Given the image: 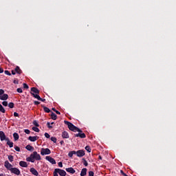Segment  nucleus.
Masks as SVG:
<instances>
[{
	"mask_svg": "<svg viewBox=\"0 0 176 176\" xmlns=\"http://www.w3.org/2000/svg\"><path fill=\"white\" fill-rule=\"evenodd\" d=\"M98 159H99V160H102V157H101V155H99Z\"/></svg>",
	"mask_w": 176,
	"mask_h": 176,
	"instance_id": "680f3d73",
	"label": "nucleus"
},
{
	"mask_svg": "<svg viewBox=\"0 0 176 176\" xmlns=\"http://www.w3.org/2000/svg\"><path fill=\"white\" fill-rule=\"evenodd\" d=\"M28 140L29 141H31V142H35V141H38V140H39V138L38 136H30Z\"/></svg>",
	"mask_w": 176,
	"mask_h": 176,
	"instance_id": "1a4fd4ad",
	"label": "nucleus"
},
{
	"mask_svg": "<svg viewBox=\"0 0 176 176\" xmlns=\"http://www.w3.org/2000/svg\"><path fill=\"white\" fill-rule=\"evenodd\" d=\"M68 156H69V157H72V156H74V154L72 153V151L69 152Z\"/></svg>",
	"mask_w": 176,
	"mask_h": 176,
	"instance_id": "49530a36",
	"label": "nucleus"
},
{
	"mask_svg": "<svg viewBox=\"0 0 176 176\" xmlns=\"http://www.w3.org/2000/svg\"><path fill=\"white\" fill-rule=\"evenodd\" d=\"M30 94H32V96H33V97H34V98H36L38 101L40 100H42V98H41V96H38L39 94H34L32 92H30Z\"/></svg>",
	"mask_w": 176,
	"mask_h": 176,
	"instance_id": "2eb2a0df",
	"label": "nucleus"
},
{
	"mask_svg": "<svg viewBox=\"0 0 176 176\" xmlns=\"http://www.w3.org/2000/svg\"><path fill=\"white\" fill-rule=\"evenodd\" d=\"M2 105H3V107H8V101L2 102Z\"/></svg>",
	"mask_w": 176,
	"mask_h": 176,
	"instance_id": "4c0bfd02",
	"label": "nucleus"
},
{
	"mask_svg": "<svg viewBox=\"0 0 176 176\" xmlns=\"http://www.w3.org/2000/svg\"><path fill=\"white\" fill-rule=\"evenodd\" d=\"M12 75H16V72H14V70H12Z\"/></svg>",
	"mask_w": 176,
	"mask_h": 176,
	"instance_id": "13d9d810",
	"label": "nucleus"
},
{
	"mask_svg": "<svg viewBox=\"0 0 176 176\" xmlns=\"http://www.w3.org/2000/svg\"><path fill=\"white\" fill-rule=\"evenodd\" d=\"M64 123L65 124H67L68 129L71 130V131H74V133H76V131H78V133H83L82 130L74 125V124H72V122L65 120Z\"/></svg>",
	"mask_w": 176,
	"mask_h": 176,
	"instance_id": "f257e3e1",
	"label": "nucleus"
},
{
	"mask_svg": "<svg viewBox=\"0 0 176 176\" xmlns=\"http://www.w3.org/2000/svg\"><path fill=\"white\" fill-rule=\"evenodd\" d=\"M17 93H23V89L21 88H18L16 89Z\"/></svg>",
	"mask_w": 176,
	"mask_h": 176,
	"instance_id": "a18cd8bd",
	"label": "nucleus"
},
{
	"mask_svg": "<svg viewBox=\"0 0 176 176\" xmlns=\"http://www.w3.org/2000/svg\"><path fill=\"white\" fill-rule=\"evenodd\" d=\"M39 101H42V102H45V101H46V99H42L41 98V100H40Z\"/></svg>",
	"mask_w": 176,
	"mask_h": 176,
	"instance_id": "bf43d9fd",
	"label": "nucleus"
},
{
	"mask_svg": "<svg viewBox=\"0 0 176 176\" xmlns=\"http://www.w3.org/2000/svg\"><path fill=\"white\" fill-rule=\"evenodd\" d=\"M80 132L78 133L74 134V137H79Z\"/></svg>",
	"mask_w": 176,
	"mask_h": 176,
	"instance_id": "4d7b16f0",
	"label": "nucleus"
},
{
	"mask_svg": "<svg viewBox=\"0 0 176 176\" xmlns=\"http://www.w3.org/2000/svg\"><path fill=\"white\" fill-rule=\"evenodd\" d=\"M33 124L34 126H36V127H39V124L38 123V121L37 120H34L33 121Z\"/></svg>",
	"mask_w": 176,
	"mask_h": 176,
	"instance_id": "72a5a7b5",
	"label": "nucleus"
},
{
	"mask_svg": "<svg viewBox=\"0 0 176 176\" xmlns=\"http://www.w3.org/2000/svg\"><path fill=\"white\" fill-rule=\"evenodd\" d=\"M31 93H33L34 94H39V90L35 87H32Z\"/></svg>",
	"mask_w": 176,
	"mask_h": 176,
	"instance_id": "dca6fc26",
	"label": "nucleus"
},
{
	"mask_svg": "<svg viewBox=\"0 0 176 176\" xmlns=\"http://www.w3.org/2000/svg\"><path fill=\"white\" fill-rule=\"evenodd\" d=\"M72 153H73V155H76V151H72Z\"/></svg>",
	"mask_w": 176,
	"mask_h": 176,
	"instance_id": "052dcab7",
	"label": "nucleus"
},
{
	"mask_svg": "<svg viewBox=\"0 0 176 176\" xmlns=\"http://www.w3.org/2000/svg\"><path fill=\"white\" fill-rule=\"evenodd\" d=\"M0 112H1L2 113H5L6 110L5 108H3V106H2V104H0Z\"/></svg>",
	"mask_w": 176,
	"mask_h": 176,
	"instance_id": "a878e982",
	"label": "nucleus"
},
{
	"mask_svg": "<svg viewBox=\"0 0 176 176\" xmlns=\"http://www.w3.org/2000/svg\"><path fill=\"white\" fill-rule=\"evenodd\" d=\"M0 140L1 141H5V140H6V135H5L4 131H0Z\"/></svg>",
	"mask_w": 176,
	"mask_h": 176,
	"instance_id": "9d476101",
	"label": "nucleus"
},
{
	"mask_svg": "<svg viewBox=\"0 0 176 176\" xmlns=\"http://www.w3.org/2000/svg\"><path fill=\"white\" fill-rule=\"evenodd\" d=\"M13 155H8V160L12 163L13 162Z\"/></svg>",
	"mask_w": 176,
	"mask_h": 176,
	"instance_id": "c9c22d12",
	"label": "nucleus"
},
{
	"mask_svg": "<svg viewBox=\"0 0 176 176\" xmlns=\"http://www.w3.org/2000/svg\"><path fill=\"white\" fill-rule=\"evenodd\" d=\"M4 74H6V75H8V76H10V75H12V74H10V72H9L8 70H5Z\"/></svg>",
	"mask_w": 176,
	"mask_h": 176,
	"instance_id": "e433bc0d",
	"label": "nucleus"
},
{
	"mask_svg": "<svg viewBox=\"0 0 176 176\" xmlns=\"http://www.w3.org/2000/svg\"><path fill=\"white\" fill-rule=\"evenodd\" d=\"M24 132L25 133V134H30V133H31V131L29 129H25Z\"/></svg>",
	"mask_w": 176,
	"mask_h": 176,
	"instance_id": "de8ad7c7",
	"label": "nucleus"
},
{
	"mask_svg": "<svg viewBox=\"0 0 176 176\" xmlns=\"http://www.w3.org/2000/svg\"><path fill=\"white\" fill-rule=\"evenodd\" d=\"M52 111H54V112H56V113L57 115H61V113H60V111H57V110L56 109V108H52Z\"/></svg>",
	"mask_w": 176,
	"mask_h": 176,
	"instance_id": "f704fd0d",
	"label": "nucleus"
},
{
	"mask_svg": "<svg viewBox=\"0 0 176 176\" xmlns=\"http://www.w3.org/2000/svg\"><path fill=\"white\" fill-rule=\"evenodd\" d=\"M0 176H3V173H1V174H0Z\"/></svg>",
	"mask_w": 176,
	"mask_h": 176,
	"instance_id": "0e129e2a",
	"label": "nucleus"
},
{
	"mask_svg": "<svg viewBox=\"0 0 176 176\" xmlns=\"http://www.w3.org/2000/svg\"><path fill=\"white\" fill-rule=\"evenodd\" d=\"M44 135H45V138H50V135L49 133H45L44 134Z\"/></svg>",
	"mask_w": 176,
	"mask_h": 176,
	"instance_id": "c03bdc74",
	"label": "nucleus"
},
{
	"mask_svg": "<svg viewBox=\"0 0 176 176\" xmlns=\"http://www.w3.org/2000/svg\"><path fill=\"white\" fill-rule=\"evenodd\" d=\"M15 72L16 74H19V75H21V74H23V71H21V69H20V67L16 66L15 67Z\"/></svg>",
	"mask_w": 176,
	"mask_h": 176,
	"instance_id": "f3484780",
	"label": "nucleus"
},
{
	"mask_svg": "<svg viewBox=\"0 0 176 176\" xmlns=\"http://www.w3.org/2000/svg\"><path fill=\"white\" fill-rule=\"evenodd\" d=\"M62 138H69V134L68 133V132L64 131L62 133Z\"/></svg>",
	"mask_w": 176,
	"mask_h": 176,
	"instance_id": "4468645a",
	"label": "nucleus"
},
{
	"mask_svg": "<svg viewBox=\"0 0 176 176\" xmlns=\"http://www.w3.org/2000/svg\"><path fill=\"white\" fill-rule=\"evenodd\" d=\"M51 124H54V122H52Z\"/></svg>",
	"mask_w": 176,
	"mask_h": 176,
	"instance_id": "69168bd1",
	"label": "nucleus"
},
{
	"mask_svg": "<svg viewBox=\"0 0 176 176\" xmlns=\"http://www.w3.org/2000/svg\"><path fill=\"white\" fill-rule=\"evenodd\" d=\"M60 145H63V144H64V140H61V141L60 142Z\"/></svg>",
	"mask_w": 176,
	"mask_h": 176,
	"instance_id": "e2e57ef3",
	"label": "nucleus"
},
{
	"mask_svg": "<svg viewBox=\"0 0 176 176\" xmlns=\"http://www.w3.org/2000/svg\"><path fill=\"white\" fill-rule=\"evenodd\" d=\"M32 129L36 133H39L40 131L39 128H38V126H33Z\"/></svg>",
	"mask_w": 176,
	"mask_h": 176,
	"instance_id": "bb28decb",
	"label": "nucleus"
},
{
	"mask_svg": "<svg viewBox=\"0 0 176 176\" xmlns=\"http://www.w3.org/2000/svg\"><path fill=\"white\" fill-rule=\"evenodd\" d=\"M19 166H21V167H28V164H27V163L24 161H21L19 162Z\"/></svg>",
	"mask_w": 176,
	"mask_h": 176,
	"instance_id": "412c9836",
	"label": "nucleus"
},
{
	"mask_svg": "<svg viewBox=\"0 0 176 176\" xmlns=\"http://www.w3.org/2000/svg\"><path fill=\"white\" fill-rule=\"evenodd\" d=\"M85 155V151L83 150H78L76 151V155L78 156V157H83Z\"/></svg>",
	"mask_w": 176,
	"mask_h": 176,
	"instance_id": "423d86ee",
	"label": "nucleus"
},
{
	"mask_svg": "<svg viewBox=\"0 0 176 176\" xmlns=\"http://www.w3.org/2000/svg\"><path fill=\"white\" fill-rule=\"evenodd\" d=\"M50 153H52L50 149L43 148H41V155H42V156H45V155H50Z\"/></svg>",
	"mask_w": 176,
	"mask_h": 176,
	"instance_id": "7ed1b4c3",
	"label": "nucleus"
},
{
	"mask_svg": "<svg viewBox=\"0 0 176 176\" xmlns=\"http://www.w3.org/2000/svg\"><path fill=\"white\" fill-rule=\"evenodd\" d=\"M3 69L0 67V74H3Z\"/></svg>",
	"mask_w": 176,
	"mask_h": 176,
	"instance_id": "6e6d98bb",
	"label": "nucleus"
},
{
	"mask_svg": "<svg viewBox=\"0 0 176 176\" xmlns=\"http://www.w3.org/2000/svg\"><path fill=\"white\" fill-rule=\"evenodd\" d=\"M42 108L43 109V111L46 112V113H50V112H52V111L50 110V109L45 106L42 105Z\"/></svg>",
	"mask_w": 176,
	"mask_h": 176,
	"instance_id": "aec40b11",
	"label": "nucleus"
},
{
	"mask_svg": "<svg viewBox=\"0 0 176 176\" xmlns=\"http://www.w3.org/2000/svg\"><path fill=\"white\" fill-rule=\"evenodd\" d=\"M53 174H54V176H58V170H57V168L54 169Z\"/></svg>",
	"mask_w": 176,
	"mask_h": 176,
	"instance_id": "473e14b6",
	"label": "nucleus"
},
{
	"mask_svg": "<svg viewBox=\"0 0 176 176\" xmlns=\"http://www.w3.org/2000/svg\"><path fill=\"white\" fill-rule=\"evenodd\" d=\"M45 159H46V160L50 162V163H51V164H56V160H54V158H53L50 156H47L45 157Z\"/></svg>",
	"mask_w": 176,
	"mask_h": 176,
	"instance_id": "0eeeda50",
	"label": "nucleus"
},
{
	"mask_svg": "<svg viewBox=\"0 0 176 176\" xmlns=\"http://www.w3.org/2000/svg\"><path fill=\"white\" fill-rule=\"evenodd\" d=\"M8 107H9V108H10V109L14 108V103H13V102H10V103L8 104Z\"/></svg>",
	"mask_w": 176,
	"mask_h": 176,
	"instance_id": "c756f323",
	"label": "nucleus"
},
{
	"mask_svg": "<svg viewBox=\"0 0 176 176\" xmlns=\"http://www.w3.org/2000/svg\"><path fill=\"white\" fill-rule=\"evenodd\" d=\"M13 138H14V141H17L20 137L19 136V133H14Z\"/></svg>",
	"mask_w": 176,
	"mask_h": 176,
	"instance_id": "5701e85b",
	"label": "nucleus"
},
{
	"mask_svg": "<svg viewBox=\"0 0 176 176\" xmlns=\"http://www.w3.org/2000/svg\"><path fill=\"white\" fill-rule=\"evenodd\" d=\"M5 141L7 142H10V139H9V138H6Z\"/></svg>",
	"mask_w": 176,
	"mask_h": 176,
	"instance_id": "5fc2aeb1",
	"label": "nucleus"
},
{
	"mask_svg": "<svg viewBox=\"0 0 176 176\" xmlns=\"http://www.w3.org/2000/svg\"><path fill=\"white\" fill-rule=\"evenodd\" d=\"M14 149L16 151V152H20V147L17 146H14Z\"/></svg>",
	"mask_w": 176,
	"mask_h": 176,
	"instance_id": "ea45409f",
	"label": "nucleus"
},
{
	"mask_svg": "<svg viewBox=\"0 0 176 176\" xmlns=\"http://www.w3.org/2000/svg\"><path fill=\"white\" fill-rule=\"evenodd\" d=\"M39 176V175H38Z\"/></svg>",
	"mask_w": 176,
	"mask_h": 176,
	"instance_id": "338daca9",
	"label": "nucleus"
},
{
	"mask_svg": "<svg viewBox=\"0 0 176 176\" xmlns=\"http://www.w3.org/2000/svg\"><path fill=\"white\" fill-rule=\"evenodd\" d=\"M82 160H83L84 166H85V167H87V166H89V164L87 163V161L85 158H82Z\"/></svg>",
	"mask_w": 176,
	"mask_h": 176,
	"instance_id": "c85d7f7f",
	"label": "nucleus"
},
{
	"mask_svg": "<svg viewBox=\"0 0 176 176\" xmlns=\"http://www.w3.org/2000/svg\"><path fill=\"white\" fill-rule=\"evenodd\" d=\"M87 173V168H83L80 173V176H85Z\"/></svg>",
	"mask_w": 176,
	"mask_h": 176,
	"instance_id": "6ab92c4d",
	"label": "nucleus"
},
{
	"mask_svg": "<svg viewBox=\"0 0 176 176\" xmlns=\"http://www.w3.org/2000/svg\"><path fill=\"white\" fill-rule=\"evenodd\" d=\"M27 162H31L32 163H34L35 160L31 157V155L29 157L26 158Z\"/></svg>",
	"mask_w": 176,
	"mask_h": 176,
	"instance_id": "b1692460",
	"label": "nucleus"
},
{
	"mask_svg": "<svg viewBox=\"0 0 176 176\" xmlns=\"http://www.w3.org/2000/svg\"><path fill=\"white\" fill-rule=\"evenodd\" d=\"M30 173L35 176L39 175V173H38V170H36V169H35L34 168H30Z\"/></svg>",
	"mask_w": 176,
	"mask_h": 176,
	"instance_id": "9b49d317",
	"label": "nucleus"
},
{
	"mask_svg": "<svg viewBox=\"0 0 176 176\" xmlns=\"http://www.w3.org/2000/svg\"><path fill=\"white\" fill-rule=\"evenodd\" d=\"M3 94H5V91L2 89H0V96H3Z\"/></svg>",
	"mask_w": 176,
	"mask_h": 176,
	"instance_id": "58836bf2",
	"label": "nucleus"
},
{
	"mask_svg": "<svg viewBox=\"0 0 176 176\" xmlns=\"http://www.w3.org/2000/svg\"><path fill=\"white\" fill-rule=\"evenodd\" d=\"M14 116L15 118L19 117L18 113H17V112H14Z\"/></svg>",
	"mask_w": 176,
	"mask_h": 176,
	"instance_id": "864d4df0",
	"label": "nucleus"
},
{
	"mask_svg": "<svg viewBox=\"0 0 176 176\" xmlns=\"http://www.w3.org/2000/svg\"><path fill=\"white\" fill-rule=\"evenodd\" d=\"M8 98H9V95H8L6 94H3V95H1L0 96V100H1L2 101H6V100H8Z\"/></svg>",
	"mask_w": 176,
	"mask_h": 176,
	"instance_id": "f8f14e48",
	"label": "nucleus"
},
{
	"mask_svg": "<svg viewBox=\"0 0 176 176\" xmlns=\"http://www.w3.org/2000/svg\"><path fill=\"white\" fill-rule=\"evenodd\" d=\"M4 166L6 167V168H7V170H9V171H10V170L13 168V165L9 163V161L8 160L4 162Z\"/></svg>",
	"mask_w": 176,
	"mask_h": 176,
	"instance_id": "39448f33",
	"label": "nucleus"
},
{
	"mask_svg": "<svg viewBox=\"0 0 176 176\" xmlns=\"http://www.w3.org/2000/svg\"><path fill=\"white\" fill-rule=\"evenodd\" d=\"M89 176H94V172H93V171H89Z\"/></svg>",
	"mask_w": 176,
	"mask_h": 176,
	"instance_id": "09e8293b",
	"label": "nucleus"
},
{
	"mask_svg": "<svg viewBox=\"0 0 176 176\" xmlns=\"http://www.w3.org/2000/svg\"><path fill=\"white\" fill-rule=\"evenodd\" d=\"M13 83H14V85H19V80L16 78L15 80H14Z\"/></svg>",
	"mask_w": 176,
	"mask_h": 176,
	"instance_id": "37998d69",
	"label": "nucleus"
},
{
	"mask_svg": "<svg viewBox=\"0 0 176 176\" xmlns=\"http://www.w3.org/2000/svg\"><path fill=\"white\" fill-rule=\"evenodd\" d=\"M31 157H32L33 160H41V155L38 154L36 151H34L31 154Z\"/></svg>",
	"mask_w": 176,
	"mask_h": 176,
	"instance_id": "f03ea898",
	"label": "nucleus"
},
{
	"mask_svg": "<svg viewBox=\"0 0 176 176\" xmlns=\"http://www.w3.org/2000/svg\"><path fill=\"white\" fill-rule=\"evenodd\" d=\"M51 118L52 119V120H57V115H56V113H53V111H52V113H51Z\"/></svg>",
	"mask_w": 176,
	"mask_h": 176,
	"instance_id": "4be33fe9",
	"label": "nucleus"
},
{
	"mask_svg": "<svg viewBox=\"0 0 176 176\" xmlns=\"http://www.w3.org/2000/svg\"><path fill=\"white\" fill-rule=\"evenodd\" d=\"M7 145H8L10 148H13L14 143L13 142H7Z\"/></svg>",
	"mask_w": 176,
	"mask_h": 176,
	"instance_id": "7c9ffc66",
	"label": "nucleus"
},
{
	"mask_svg": "<svg viewBox=\"0 0 176 176\" xmlns=\"http://www.w3.org/2000/svg\"><path fill=\"white\" fill-rule=\"evenodd\" d=\"M25 149H27V151H30V152H33L34 151V146L30 145V144H28L26 146H25Z\"/></svg>",
	"mask_w": 176,
	"mask_h": 176,
	"instance_id": "a211bd4d",
	"label": "nucleus"
},
{
	"mask_svg": "<svg viewBox=\"0 0 176 176\" xmlns=\"http://www.w3.org/2000/svg\"><path fill=\"white\" fill-rule=\"evenodd\" d=\"M23 89H30V87L26 83H23Z\"/></svg>",
	"mask_w": 176,
	"mask_h": 176,
	"instance_id": "a19ab883",
	"label": "nucleus"
},
{
	"mask_svg": "<svg viewBox=\"0 0 176 176\" xmlns=\"http://www.w3.org/2000/svg\"><path fill=\"white\" fill-rule=\"evenodd\" d=\"M65 170L67 173H69L70 174H75V173H76L75 169H74V168L72 167L67 168Z\"/></svg>",
	"mask_w": 176,
	"mask_h": 176,
	"instance_id": "ddd939ff",
	"label": "nucleus"
},
{
	"mask_svg": "<svg viewBox=\"0 0 176 176\" xmlns=\"http://www.w3.org/2000/svg\"><path fill=\"white\" fill-rule=\"evenodd\" d=\"M47 126L48 127V129H53V126L52 125H50V122H47Z\"/></svg>",
	"mask_w": 176,
	"mask_h": 176,
	"instance_id": "79ce46f5",
	"label": "nucleus"
},
{
	"mask_svg": "<svg viewBox=\"0 0 176 176\" xmlns=\"http://www.w3.org/2000/svg\"><path fill=\"white\" fill-rule=\"evenodd\" d=\"M34 105H39V104H41V102H38V101L35 100V101L34 102Z\"/></svg>",
	"mask_w": 176,
	"mask_h": 176,
	"instance_id": "8fccbe9b",
	"label": "nucleus"
},
{
	"mask_svg": "<svg viewBox=\"0 0 176 176\" xmlns=\"http://www.w3.org/2000/svg\"><path fill=\"white\" fill-rule=\"evenodd\" d=\"M80 133V135H79V138H86V134H85L84 133L82 132H79Z\"/></svg>",
	"mask_w": 176,
	"mask_h": 176,
	"instance_id": "393cba45",
	"label": "nucleus"
},
{
	"mask_svg": "<svg viewBox=\"0 0 176 176\" xmlns=\"http://www.w3.org/2000/svg\"><path fill=\"white\" fill-rule=\"evenodd\" d=\"M120 173L122 174V175H123V176H129V175H127L126 173H124V172H123V170H120Z\"/></svg>",
	"mask_w": 176,
	"mask_h": 176,
	"instance_id": "603ef678",
	"label": "nucleus"
},
{
	"mask_svg": "<svg viewBox=\"0 0 176 176\" xmlns=\"http://www.w3.org/2000/svg\"><path fill=\"white\" fill-rule=\"evenodd\" d=\"M58 167L62 168L63 167V162H58Z\"/></svg>",
	"mask_w": 176,
	"mask_h": 176,
	"instance_id": "3c124183",
	"label": "nucleus"
},
{
	"mask_svg": "<svg viewBox=\"0 0 176 176\" xmlns=\"http://www.w3.org/2000/svg\"><path fill=\"white\" fill-rule=\"evenodd\" d=\"M51 141H52V142H54V144H56V142H57V138H56V137H52L50 138Z\"/></svg>",
	"mask_w": 176,
	"mask_h": 176,
	"instance_id": "cd10ccee",
	"label": "nucleus"
},
{
	"mask_svg": "<svg viewBox=\"0 0 176 176\" xmlns=\"http://www.w3.org/2000/svg\"><path fill=\"white\" fill-rule=\"evenodd\" d=\"M85 150L89 153H90V152H91V148L89 147V146H87L85 147Z\"/></svg>",
	"mask_w": 176,
	"mask_h": 176,
	"instance_id": "2f4dec72",
	"label": "nucleus"
},
{
	"mask_svg": "<svg viewBox=\"0 0 176 176\" xmlns=\"http://www.w3.org/2000/svg\"><path fill=\"white\" fill-rule=\"evenodd\" d=\"M10 171L12 174H15V175H20V174H21V172H20V170L17 168H12Z\"/></svg>",
	"mask_w": 176,
	"mask_h": 176,
	"instance_id": "20e7f679",
	"label": "nucleus"
},
{
	"mask_svg": "<svg viewBox=\"0 0 176 176\" xmlns=\"http://www.w3.org/2000/svg\"><path fill=\"white\" fill-rule=\"evenodd\" d=\"M56 170H58V174H59V175H60V176L67 175V172H65V170H64L63 169H60V168H56Z\"/></svg>",
	"mask_w": 176,
	"mask_h": 176,
	"instance_id": "6e6552de",
	"label": "nucleus"
}]
</instances>
